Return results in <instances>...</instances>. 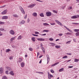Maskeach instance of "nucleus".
<instances>
[{
  "mask_svg": "<svg viewBox=\"0 0 79 79\" xmlns=\"http://www.w3.org/2000/svg\"><path fill=\"white\" fill-rule=\"evenodd\" d=\"M43 32H49V30H43Z\"/></svg>",
  "mask_w": 79,
  "mask_h": 79,
  "instance_id": "33",
  "label": "nucleus"
},
{
  "mask_svg": "<svg viewBox=\"0 0 79 79\" xmlns=\"http://www.w3.org/2000/svg\"><path fill=\"white\" fill-rule=\"evenodd\" d=\"M43 52H44V53H45V50H43Z\"/></svg>",
  "mask_w": 79,
  "mask_h": 79,
  "instance_id": "62",
  "label": "nucleus"
},
{
  "mask_svg": "<svg viewBox=\"0 0 79 79\" xmlns=\"http://www.w3.org/2000/svg\"><path fill=\"white\" fill-rule=\"evenodd\" d=\"M40 55V53H39V52H38L37 53V55L38 56H39V55Z\"/></svg>",
  "mask_w": 79,
  "mask_h": 79,
  "instance_id": "63",
  "label": "nucleus"
},
{
  "mask_svg": "<svg viewBox=\"0 0 79 79\" xmlns=\"http://www.w3.org/2000/svg\"><path fill=\"white\" fill-rule=\"evenodd\" d=\"M50 24L51 25H55V23H51Z\"/></svg>",
  "mask_w": 79,
  "mask_h": 79,
  "instance_id": "53",
  "label": "nucleus"
},
{
  "mask_svg": "<svg viewBox=\"0 0 79 79\" xmlns=\"http://www.w3.org/2000/svg\"><path fill=\"white\" fill-rule=\"evenodd\" d=\"M6 69H7L8 71H11V68L8 67H6Z\"/></svg>",
  "mask_w": 79,
  "mask_h": 79,
  "instance_id": "15",
  "label": "nucleus"
},
{
  "mask_svg": "<svg viewBox=\"0 0 79 79\" xmlns=\"http://www.w3.org/2000/svg\"><path fill=\"white\" fill-rule=\"evenodd\" d=\"M13 59V57L12 56H10L9 57V59L10 60H12Z\"/></svg>",
  "mask_w": 79,
  "mask_h": 79,
  "instance_id": "45",
  "label": "nucleus"
},
{
  "mask_svg": "<svg viewBox=\"0 0 79 79\" xmlns=\"http://www.w3.org/2000/svg\"><path fill=\"white\" fill-rule=\"evenodd\" d=\"M52 11L53 12V13H58V12H57V11H56L54 10H53Z\"/></svg>",
  "mask_w": 79,
  "mask_h": 79,
  "instance_id": "29",
  "label": "nucleus"
},
{
  "mask_svg": "<svg viewBox=\"0 0 79 79\" xmlns=\"http://www.w3.org/2000/svg\"><path fill=\"white\" fill-rule=\"evenodd\" d=\"M50 77H53V75H52V74H50V75H48Z\"/></svg>",
  "mask_w": 79,
  "mask_h": 79,
  "instance_id": "57",
  "label": "nucleus"
},
{
  "mask_svg": "<svg viewBox=\"0 0 79 79\" xmlns=\"http://www.w3.org/2000/svg\"><path fill=\"white\" fill-rule=\"evenodd\" d=\"M5 22H0V24H4Z\"/></svg>",
  "mask_w": 79,
  "mask_h": 79,
  "instance_id": "31",
  "label": "nucleus"
},
{
  "mask_svg": "<svg viewBox=\"0 0 79 79\" xmlns=\"http://www.w3.org/2000/svg\"><path fill=\"white\" fill-rule=\"evenodd\" d=\"M0 31H4V28H0Z\"/></svg>",
  "mask_w": 79,
  "mask_h": 79,
  "instance_id": "41",
  "label": "nucleus"
},
{
  "mask_svg": "<svg viewBox=\"0 0 79 79\" xmlns=\"http://www.w3.org/2000/svg\"><path fill=\"white\" fill-rule=\"evenodd\" d=\"M32 15L34 17H37V14L35 12L32 13Z\"/></svg>",
  "mask_w": 79,
  "mask_h": 79,
  "instance_id": "12",
  "label": "nucleus"
},
{
  "mask_svg": "<svg viewBox=\"0 0 79 79\" xmlns=\"http://www.w3.org/2000/svg\"><path fill=\"white\" fill-rule=\"evenodd\" d=\"M19 8L20 10H21L22 13H23V14H25V12H24V10L23 9V8H22V7L20 6L19 7Z\"/></svg>",
  "mask_w": 79,
  "mask_h": 79,
  "instance_id": "1",
  "label": "nucleus"
},
{
  "mask_svg": "<svg viewBox=\"0 0 79 79\" xmlns=\"http://www.w3.org/2000/svg\"><path fill=\"white\" fill-rule=\"evenodd\" d=\"M51 45L52 46H55V44L54 43H52Z\"/></svg>",
  "mask_w": 79,
  "mask_h": 79,
  "instance_id": "46",
  "label": "nucleus"
},
{
  "mask_svg": "<svg viewBox=\"0 0 79 79\" xmlns=\"http://www.w3.org/2000/svg\"><path fill=\"white\" fill-rule=\"evenodd\" d=\"M9 74L10 75H11V76H15V73H14V72H13V71H11L9 72Z\"/></svg>",
  "mask_w": 79,
  "mask_h": 79,
  "instance_id": "5",
  "label": "nucleus"
},
{
  "mask_svg": "<svg viewBox=\"0 0 79 79\" xmlns=\"http://www.w3.org/2000/svg\"><path fill=\"white\" fill-rule=\"evenodd\" d=\"M10 51H11V50H6V52H10Z\"/></svg>",
  "mask_w": 79,
  "mask_h": 79,
  "instance_id": "42",
  "label": "nucleus"
},
{
  "mask_svg": "<svg viewBox=\"0 0 79 79\" xmlns=\"http://www.w3.org/2000/svg\"><path fill=\"white\" fill-rule=\"evenodd\" d=\"M35 5H36V4H34L31 5L29 6L30 8H33V7H34V6H35Z\"/></svg>",
  "mask_w": 79,
  "mask_h": 79,
  "instance_id": "14",
  "label": "nucleus"
},
{
  "mask_svg": "<svg viewBox=\"0 0 79 79\" xmlns=\"http://www.w3.org/2000/svg\"><path fill=\"white\" fill-rule=\"evenodd\" d=\"M39 74H43L44 73H43V72H40V73H39Z\"/></svg>",
  "mask_w": 79,
  "mask_h": 79,
  "instance_id": "50",
  "label": "nucleus"
},
{
  "mask_svg": "<svg viewBox=\"0 0 79 79\" xmlns=\"http://www.w3.org/2000/svg\"><path fill=\"white\" fill-rule=\"evenodd\" d=\"M59 64V62H58L54 64L55 65H55H56L57 64Z\"/></svg>",
  "mask_w": 79,
  "mask_h": 79,
  "instance_id": "51",
  "label": "nucleus"
},
{
  "mask_svg": "<svg viewBox=\"0 0 79 79\" xmlns=\"http://www.w3.org/2000/svg\"><path fill=\"white\" fill-rule=\"evenodd\" d=\"M25 23V21L24 20H22L21 22L19 24H23L24 23Z\"/></svg>",
  "mask_w": 79,
  "mask_h": 79,
  "instance_id": "16",
  "label": "nucleus"
},
{
  "mask_svg": "<svg viewBox=\"0 0 79 79\" xmlns=\"http://www.w3.org/2000/svg\"><path fill=\"white\" fill-rule=\"evenodd\" d=\"M64 71V69L63 68L59 70V72H62V71Z\"/></svg>",
  "mask_w": 79,
  "mask_h": 79,
  "instance_id": "23",
  "label": "nucleus"
},
{
  "mask_svg": "<svg viewBox=\"0 0 79 79\" xmlns=\"http://www.w3.org/2000/svg\"><path fill=\"white\" fill-rule=\"evenodd\" d=\"M14 39H15V37L12 38L10 40V41H13Z\"/></svg>",
  "mask_w": 79,
  "mask_h": 79,
  "instance_id": "25",
  "label": "nucleus"
},
{
  "mask_svg": "<svg viewBox=\"0 0 79 79\" xmlns=\"http://www.w3.org/2000/svg\"><path fill=\"white\" fill-rule=\"evenodd\" d=\"M74 61L75 62H78V61H79V60L77 59H75L74 60Z\"/></svg>",
  "mask_w": 79,
  "mask_h": 79,
  "instance_id": "28",
  "label": "nucleus"
},
{
  "mask_svg": "<svg viewBox=\"0 0 79 79\" xmlns=\"http://www.w3.org/2000/svg\"><path fill=\"white\" fill-rule=\"evenodd\" d=\"M65 34L67 35H70V34H71V33H69V32H68L67 33H65Z\"/></svg>",
  "mask_w": 79,
  "mask_h": 79,
  "instance_id": "48",
  "label": "nucleus"
},
{
  "mask_svg": "<svg viewBox=\"0 0 79 79\" xmlns=\"http://www.w3.org/2000/svg\"><path fill=\"white\" fill-rule=\"evenodd\" d=\"M8 18V16H3L2 18V19H7Z\"/></svg>",
  "mask_w": 79,
  "mask_h": 79,
  "instance_id": "8",
  "label": "nucleus"
},
{
  "mask_svg": "<svg viewBox=\"0 0 79 79\" xmlns=\"http://www.w3.org/2000/svg\"><path fill=\"white\" fill-rule=\"evenodd\" d=\"M43 25L44 26H49V24L47 23H43Z\"/></svg>",
  "mask_w": 79,
  "mask_h": 79,
  "instance_id": "26",
  "label": "nucleus"
},
{
  "mask_svg": "<svg viewBox=\"0 0 79 79\" xmlns=\"http://www.w3.org/2000/svg\"><path fill=\"white\" fill-rule=\"evenodd\" d=\"M59 64V62H58L54 64L55 65H55H56L57 64Z\"/></svg>",
  "mask_w": 79,
  "mask_h": 79,
  "instance_id": "52",
  "label": "nucleus"
},
{
  "mask_svg": "<svg viewBox=\"0 0 79 79\" xmlns=\"http://www.w3.org/2000/svg\"><path fill=\"white\" fill-rule=\"evenodd\" d=\"M55 66V64H52L51 65V67H53V66Z\"/></svg>",
  "mask_w": 79,
  "mask_h": 79,
  "instance_id": "60",
  "label": "nucleus"
},
{
  "mask_svg": "<svg viewBox=\"0 0 79 79\" xmlns=\"http://www.w3.org/2000/svg\"><path fill=\"white\" fill-rule=\"evenodd\" d=\"M35 34H39L40 33L38 32L37 31H35Z\"/></svg>",
  "mask_w": 79,
  "mask_h": 79,
  "instance_id": "36",
  "label": "nucleus"
},
{
  "mask_svg": "<svg viewBox=\"0 0 79 79\" xmlns=\"http://www.w3.org/2000/svg\"><path fill=\"white\" fill-rule=\"evenodd\" d=\"M64 26V27L65 28H66V29H67V30H68L69 31V32H71V31L70 30H69V28L67 27H66V26Z\"/></svg>",
  "mask_w": 79,
  "mask_h": 79,
  "instance_id": "22",
  "label": "nucleus"
},
{
  "mask_svg": "<svg viewBox=\"0 0 79 79\" xmlns=\"http://www.w3.org/2000/svg\"><path fill=\"white\" fill-rule=\"evenodd\" d=\"M22 39V37L21 35L19 36L17 38L18 40H19L20 39Z\"/></svg>",
  "mask_w": 79,
  "mask_h": 79,
  "instance_id": "24",
  "label": "nucleus"
},
{
  "mask_svg": "<svg viewBox=\"0 0 79 79\" xmlns=\"http://www.w3.org/2000/svg\"><path fill=\"white\" fill-rule=\"evenodd\" d=\"M41 63H42V59H41L39 62V63L40 64Z\"/></svg>",
  "mask_w": 79,
  "mask_h": 79,
  "instance_id": "61",
  "label": "nucleus"
},
{
  "mask_svg": "<svg viewBox=\"0 0 79 79\" xmlns=\"http://www.w3.org/2000/svg\"><path fill=\"white\" fill-rule=\"evenodd\" d=\"M40 16L41 17H44V13H41L40 14Z\"/></svg>",
  "mask_w": 79,
  "mask_h": 79,
  "instance_id": "20",
  "label": "nucleus"
},
{
  "mask_svg": "<svg viewBox=\"0 0 79 79\" xmlns=\"http://www.w3.org/2000/svg\"><path fill=\"white\" fill-rule=\"evenodd\" d=\"M68 58V56H63L62 57V58L63 59H65V58Z\"/></svg>",
  "mask_w": 79,
  "mask_h": 79,
  "instance_id": "30",
  "label": "nucleus"
},
{
  "mask_svg": "<svg viewBox=\"0 0 79 79\" xmlns=\"http://www.w3.org/2000/svg\"><path fill=\"white\" fill-rule=\"evenodd\" d=\"M36 1H38V2H42V1H41L39 0H36Z\"/></svg>",
  "mask_w": 79,
  "mask_h": 79,
  "instance_id": "58",
  "label": "nucleus"
},
{
  "mask_svg": "<svg viewBox=\"0 0 79 79\" xmlns=\"http://www.w3.org/2000/svg\"><path fill=\"white\" fill-rule=\"evenodd\" d=\"M70 42H71V41H68L67 42H66V44H69V43H70Z\"/></svg>",
  "mask_w": 79,
  "mask_h": 79,
  "instance_id": "44",
  "label": "nucleus"
},
{
  "mask_svg": "<svg viewBox=\"0 0 79 79\" xmlns=\"http://www.w3.org/2000/svg\"><path fill=\"white\" fill-rule=\"evenodd\" d=\"M13 17H15V18H18L19 17L18 15L16 14H14L13 15Z\"/></svg>",
  "mask_w": 79,
  "mask_h": 79,
  "instance_id": "17",
  "label": "nucleus"
},
{
  "mask_svg": "<svg viewBox=\"0 0 79 79\" xmlns=\"http://www.w3.org/2000/svg\"><path fill=\"white\" fill-rule=\"evenodd\" d=\"M27 15H26L24 17V19H26V18H27Z\"/></svg>",
  "mask_w": 79,
  "mask_h": 79,
  "instance_id": "49",
  "label": "nucleus"
},
{
  "mask_svg": "<svg viewBox=\"0 0 79 79\" xmlns=\"http://www.w3.org/2000/svg\"><path fill=\"white\" fill-rule=\"evenodd\" d=\"M46 56L47 58V61H48V62L47 63V64H48V63L50 61V57L48 55H47Z\"/></svg>",
  "mask_w": 79,
  "mask_h": 79,
  "instance_id": "10",
  "label": "nucleus"
},
{
  "mask_svg": "<svg viewBox=\"0 0 79 79\" xmlns=\"http://www.w3.org/2000/svg\"><path fill=\"white\" fill-rule=\"evenodd\" d=\"M37 40L39 41H44L45 39L44 38H38Z\"/></svg>",
  "mask_w": 79,
  "mask_h": 79,
  "instance_id": "11",
  "label": "nucleus"
},
{
  "mask_svg": "<svg viewBox=\"0 0 79 79\" xmlns=\"http://www.w3.org/2000/svg\"><path fill=\"white\" fill-rule=\"evenodd\" d=\"M48 79H50L51 78H52V77L48 75Z\"/></svg>",
  "mask_w": 79,
  "mask_h": 79,
  "instance_id": "55",
  "label": "nucleus"
},
{
  "mask_svg": "<svg viewBox=\"0 0 79 79\" xmlns=\"http://www.w3.org/2000/svg\"><path fill=\"white\" fill-rule=\"evenodd\" d=\"M72 9V7L71 6H69L68 7V9L70 10H71Z\"/></svg>",
  "mask_w": 79,
  "mask_h": 79,
  "instance_id": "39",
  "label": "nucleus"
},
{
  "mask_svg": "<svg viewBox=\"0 0 79 79\" xmlns=\"http://www.w3.org/2000/svg\"><path fill=\"white\" fill-rule=\"evenodd\" d=\"M47 16H50L52 15V13L50 12H48L46 13Z\"/></svg>",
  "mask_w": 79,
  "mask_h": 79,
  "instance_id": "2",
  "label": "nucleus"
},
{
  "mask_svg": "<svg viewBox=\"0 0 79 79\" xmlns=\"http://www.w3.org/2000/svg\"><path fill=\"white\" fill-rule=\"evenodd\" d=\"M22 61H23V59L21 58H19V60L18 61V63H21L22 62Z\"/></svg>",
  "mask_w": 79,
  "mask_h": 79,
  "instance_id": "13",
  "label": "nucleus"
},
{
  "mask_svg": "<svg viewBox=\"0 0 79 79\" xmlns=\"http://www.w3.org/2000/svg\"><path fill=\"white\" fill-rule=\"evenodd\" d=\"M35 37H32L31 38V40L33 42H35Z\"/></svg>",
  "mask_w": 79,
  "mask_h": 79,
  "instance_id": "18",
  "label": "nucleus"
},
{
  "mask_svg": "<svg viewBox=\"0 0 79 79\" xmlns=\"http://www.w3.org/2000/svg\"><path fill=\"white\" fill-rule=\"evenodd\" d=\"M10 33L12 35H14L15 34V31L13 30H11L10 31Z\"/></svg>",
  "mask_w": 79,
  "mask_h": 79,
  "instance_id": "9",
  "label": "nucleus"
},
{
  "mask_svg": "<svg viewBox=\"0 0 79 79\" xmlns=\"http://www.w3.org/2000/svg\"><path fill=\"white\" fill-rule=\"evenodd\" d=\"M2 79H8V78L6 76H4L2 77Z\"/></svg>",
  "mask_w": 79,
  "mask_h": 79,
  "instance_id": "19",
  "label": "nucleus"
},
{
  "mask_svg": "<svg viewBox=\"0 0 79 79\" xmlns=\"http://www.w3.org/2000/svg\"><path fill=\"white\" fill-rule=\"evenodd\" d=\"M7 10H5L1 13L2 15H6L7 13Z\"/></svg>",
  "mask_w": 79,
  "mask_h": 79,
  "instance_id": "3",
  "label": "nucleus"
},
{
  "mask_svg": "<svg viewBox=\"0 0 79 79\" xmlns=\"http://www.w3.org/2000/svg\"><path fill=\"white\" fill-rule=\"evenodd\" d=\"M67 55H72V53H67Z\"/></svg>",
  "mask_w": 79,
  "mask_h": 79,
  "instance_id": "47",
  "label": "nucleus"
},
{
  "mask_svg": "<svg viewBox=\"0 0 79 79\" xmlns=\"http://www.w3.org/2000/svg\"><path fill=\"white\" fill-rule=\"evenodd\" d=\"M72 24H79V23H72Z\"/></svg>",
  "mask_w": 79,
  "mask_h": 79,
  "instance_id": "43",
  "label": "nucleus"
},
{
  "mask_svg": "<svg viewBox=\"0 0 79 79\" xmlns=\"http://www.w3.org/2000/svg\"><path fill=\"white\" fill-rule=\"evenodd\" d=\"M20 65L22 68H23V67H24L25 65V63L24 62H21L20 63Z\"/></svg>",
  "mask_w": 79,
  "mask_h": 79,
  "instance_id": "7",
  "label": "nucleus"
},
{
  "mask_svg": "<svg viewBox=\"0 0 79 79\" xmlns=\"http://www.w3.org/2000/svg\"><path fill=\"white\" fill-rule=\"evenodd\" d=\"M32 35H33V36H36V37H38V35H35L34 34H32Z\"/></svg>",
  "mask_w": 79,
  "mask_h": 79,
  "instance_id": "38",
  "label": "nucleus"
},
{
  "mask_svg": "<svg viewBox=\"0 0 79 79\" xmlns=\"http://www.w3.org/2000/svg\"><path fill=\"white\" fill-rule=\"evenodd\" d=\"M50 71L52 73H55V72L53 71V69L51 70Z\"/></svg>",
  "mask_w": 79,
  "mask_h": 79,
  "instance_id": "34",
  "label": "nucleus"
},
{
  "mask_svg": "<svg viewBox=\"0 0 79 79\" xmlns=\"http://www.w3.org/2000/svg\"><path fill=\"white\" fill-rule=\"evenodd\" d=\"M55 21L57 24H58L60 26H63V24L61 23V22H60L59 21L57 20H56Z\"/></svg>",
  "mask_w": 79,
  "mask_h": 79,
  "instance_id": "4",
  "label": "nucleus"
},
{
  "mask_svg": "<svg viewBox=\"0 0 79 79\" xmlns=\"http://www.w3.org/2000/svg\"><path fill=\"white\" fill-rule=\"evenodd\" d=\"M73 40L74 42H76V39H74Z\"/></svg>",
  "mask_w": 79,
  "mask_h": 79,
  "instance_id": "64",
  "label": "nucleus"
},
{
  "mask_svg": "<svg viewBox=\"0 0 79 79\" xmlns=\"http://www.w3.org/2000/svg\"><path fill=\"white\" fill-rule=\"evenodd\" d=\"M41 49L42 50H44V48H43V47L41 46Z\"/></svg>",
  "mask_w": 79,
  "mask_h": 79,
  "instance_id": "54",
  "label": "nucleus"
},
{
  "mask_svg": "<svg viewBox=\"0 0 79 79\" xmlns=\"http://www.w3.org/2000/svg\"><path fill=\"white\" fill-rule=\"evenodd\" d=\"M58 35H59L60 36H61L62 35H63V34H59Z\"/></svg>",
  "mask_w": 79,
  "mask_h": 79,
  "instance_id": "56",
  "label": "nucleus"
},
{
  "mask_svg": "<svg viewBox=\"0 0 79 79\" xmlns=\"http://www.w3.org/2000/svg\"><path fill=\"white\" fill-rule=\"evenodd\" d=\"M60 47H61L60 46H55V47L56 48H60Z\"/></svg>",
  "mask_w": 79,
  "mask_h": 79,
  "instance_id": "27",
  "label": "nucleus"
},
{
  "mask_svg": "<svg viewBox=\"0 0 79 79\" xmlns=\"http://www.w3.org/2000/svg\"><path fill=\"white\" fill-rule=\"evenodd\" d=\"M76 36H79V32L76 33Z\"/></svg>",
  "mask_w": 79,
  "mask_h": 79,
  "instance_id": "35",
  "label": "nucleus"
},
{
  "mask_svg": "<svg viewBox=\"0 0 79 79\" xmlns=\"http://www.w3.org/2000/svg\"><path fill=\"white\" fill-rule=\"evenodd\" d=\"M6 74H9V73H8V71L7 70L6 71Z\"/></svg>",
  "mask_w": 79,
  "mask_h": 79,
  "instance_id": "40",
  "label": "nucleus"
},
{
  "mask_svg": "<svg viewBox=\"0 0 79 79\" xmlns=\"http://www.w3.org/2000/svg\"><path fill=\"white\" fill-rule=\"evenodd\" d=\"M71 18L72 19H75L76 18H77V17H76V16L74 15V16H72Z\"/></svg>",
  "mask_w": 79,
  "mask_h": 79,
  "instance_id": "21",
  "label": "nucleus"
},
{
  "mask_svg": "<svg viewBox=\"0 0 79 79\" xmlns=\"http://www.w3.org/2000/svg\"><path fill=\"white\" fill-rule=\"evenodd\" d=\"M30 21V20H29V19H27V23H29Z\"/></svg>",
  "mask_w": 79,
  "mask_h": 79,
  "instance_id": "59",
  "label": "nucleus"
},
{
  "mask_svg": "<svg viewBox=\"0 0 79 79\" xmlns=\"http://www.w3.org/2000/svg\"><path fill=\"white\" fill-rule=\"evenodd\" d=\"M49 40H50V41H53V39L52 38L49 39Z\"/></svg>",
  "mask_w": 79,
  "mask_h": 79,
  "instance_id": "32",
  "label": "nucleus"
},
{
  "mask_svg": "<svg viewBox=\"0 0 79 79\" xmlns=\"http://www.w3.org/2000/svg\"><path fill=\"white\" fill-rule=\"evenodd\" d=\"M74 31L75 32H78L79 31V29H74Z\"/></svg>",
  "mask_w": 79,
  "mask_h": 79,
  "instance_id": "37",
  "label": "nucleus"
},
{
  "mask_svg": "<svg viewBox=\"0 0 79 79\" xmlns=\"http://www.w3.org/2000/svg\"><path fill=\"white\" fill-rule=\"evenodd\" d=\"M3 67H1L0 68V74H2L3 73Z\"/></svg>",
  "mask_w": 79,
  "mask_h": 79,
  "instance_id": "6",
  "label": "nucleus"
}]
</instances>
